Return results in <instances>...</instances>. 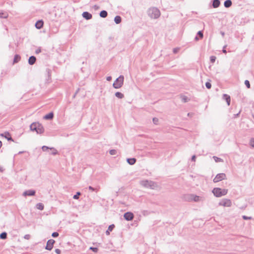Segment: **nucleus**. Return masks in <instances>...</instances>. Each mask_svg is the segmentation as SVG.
Returning <instances> with one entry per match:
<instances>
[{"mask_svg":"<svg viewBox=\"0 0 254 254\" xmlns=\"http://www.w3.org/2000/svg\"><path fill=\"white\" fill-rule=\"evenodd\" d=\"M148 16L153 19H157L160 16V11L156 7H151L148 9L147 11Z\"/></svg>","mask_w":254,"mask_h":254,"instance_id":"nucleus-1","label":"nucleus"},{"mask_svg":"<svg viewBox=\"0 0 254 254\" xmlns=\"http://www.w3.org/2000/svg\"><path fill=\"white\" fill-rule=\"evenodd\" d=\"M30 128L31 130L35 131L39 134H41L44 131V128L43 126L39 123H33L30 125Z\"/></svg>","mask_w":254,"mask_h":254,"instance_id":"nucleus-2","label":"nucleus"},{"mask_svg":"<svg viewBox=\"0 0 254 254\" xmlns=\"http://www.w3.org/2000/svg\"><path fill=\"white\" fill-rule=\"evenodd\" d=\"M227 189H222L219 188H215L212 190V192L216 197H221L227 194Z\"/></svg>","mask_w":254,"mask_h":254,"instance_id":"nucleus-3","label":"nucleus"},{"mask_svg":"<svg viewBox=\"0 0 254 254\" xmlns=\"http://www.w3.org/2000/svg\"><path fill=\"white\" fill-rule=\"evenodd\" d=\"M140 184L146 188H150L153 189L156 186V184L155 183L152 181L149 180H143L140 181Z\"/></svg>","mask_w":254,"mask_h":254,"instance_id":"nucleus-4","label":"nucleus"},{"mask_svg":"<svg viewBox=\"0 0 254 254\" xmlns=\"http://www.w3.org/2000/svg\"><path fill=\"white\" fill-rule=\"evenodd\" d=\"M124 76L120 75L117 78L113 84V86L115 89H119L121 88L124 84Z\"/></svg>","mask_w":254,"mask_h":254,"instance_id":"nucleus-5","label":"nucleus"},{"mask_svg":"<svg viewBox=\"0 0 254 254\" xmlns=\"http://www.w3.org/2000/svg\"><path fill=\"white\" fill-rule=\"evenodd\" d=\"M226 179V176L225 173L218 174L213 179L214 183H217L223 180Z\"/></svg>","mask_w":254,"mask_h":254,"instance_id":"nucleus-6","label":"nucleus"},{"mask_svg":"<svg viewBox=\"0 0 254 254\" xmlns=\"http://www.w3.org/2000/svg\"><path fill=\"white\" fill-rule=\"evenodd\" d=\"M55 241L53 239L49 240L47 242V245L45 249L47 250L51 251L53 248Z\"/></svg>","mask_w":254,"mask_h":254,"instance_id":"nucleus-7","label":"nucleus"},{"mask_svg":"<svg viewBox=\"0 0 254 254\" xmlns=\"http://www.w3.org/2000/svg\"><path fill=\"white\" fill-rule=\"evenodd\" d=\"M231 201L229 199H222L219 203V205L223 206H227V207L230 206L231 205Z\"/></svg>","mask_w":254,"mask_h":254,"instance_id":"nucleus-8","label":"nucleus"},{"mask_svg":"<svg viewBox=\"0 0 254 254\" xmlns=\"http://www.w3.org/2000/svg\"><path fill=\"white\" fill-rule=\"evenodd\" d=\"M124 217L126 220L130 221L133 219L134 215L131 212H127L124 214Z\"/></svg>","mask_w":254,"mask_h":254,"instance_id":"nucleus-9","label":"nucleus"},{"mask_svg":"<svg viewBox=\"0 0 254 254\" xmlns=\"http://www.w3.org/2000/svg\"><path fill=\"white\" fill-rule=\"evenodd\" d=\"M36 191L33 190H29L25 191L23 193V196H34L35 195Z\"/></svg>","mask_w":254,"mask_h":254,"instance_id":"nucleus-10","label":"nucleus"},{"mask_svg":"<svg viewBox=\"0 0 254 254\" xmlns=\"http://www.w3.org/2000/svg\"><path fill=\"white\" fill-rule=\"evenodd\" d=\"M82 15L86 20L91 19L92 17V14L87 11L83 12Z\"/></svg>","mask_w":254,"mask_h":254,"instance_id":"nucleus-11","label":"nucleus"},{"mask_svg":"<svg viewBox=\"0 0 254 254\" xmlns=\"http://www.w3.org/2000/svg\"><path fill=\"white\" fill-rule=\"evenodd\" d=\"M1 135L2 136L4 137L8 141H13V139H12L10 133L8 132H5L1 134Z\"/></svg>","mask_w":254,"mask_h":254,"instance_id":"nucleus-12","label":"nucleus"},{"mask_svg":"<svg viewBox=\"0 0 254 254\" xmlns=\"http://www.w3.org/2000/svg\"><path fill=\"white\" fill-rule=\"evenodd\" d=\"M44 22L42 20L37 21L35 23V27L38 29H40L43 26Z\"/></svg>","mask_w":254,"mask_h":254,"instance_id":"nucleus-13","label":"nucleus"},{"mask_svg":"<svg viewBox=\"0 0 254 254\" xmlns=\"http://www.w3.org/2000/svg\"><path fill=\"white\" fill-rule=\"evenodd\" d=\"M223 99L225 100L228 105H230L231 102L230 96L226 94H224L223 95Z\"/></svg>","mask_w":254,"mask_h":254,"instance_id":"nucleus-14","label":"nucleus"},{"mask_svg":"<svg viewBox=\"0 0 254 254\" xmlns=\"http://www.w3.org/2000/svg\"><path fill=\"white\" fill-rule=\"evenodd\" d=\"M36 61V57L34 56H32L30 57L28 59V64L30 65H33L35 63Z\"/></svg>","mask_w":254,"mask_h":254,"instance_id":"nucleus-15","label":"nucleus"},{"mask_svg":"<svg viewBox=\"0 0 254 254\" xmlns=\"http://www.w3.org/2000/svg\"><path fill=\"white\" fill-rule=\"evenodd\" d=\"M54 118V114L53 112H50L49 114L46 115L44 117V119L45 120H51Z\"/></svg>","mask_w":254,"mask_h":254,"instance_id":"nucleus-16","label":"nucleus"},{"mask_svg":"<svg viewBox=\"0 0 254 254\" xmlns=\"http://www.w3.org/2000/svg\"><path fill=\"white\" fill-rule=\"evenodd\" d=\"M127 162L130 165H134L136 161V160L135 158H127Z\"/></svg>","mask_w":254,"mask_h":254,"instance_id":"nucleus-17","label":"nucleus"},{"mask_svg":"<svg viewBox=\"0 0 254 254\" xmlns=\"http://www.w3.org/2000/svg\"><path fill=\"white\" fill-rule=\"evenodd\" d=\"M220 1L219 0H213L212 6L214 8H217L219 6Z\"/></svg>","mask_w":254,"mask_h":254,"instance_id":"nucleus-18","label":"nucleus"},{"mask_svg":"<svg viewBox=\"0 0 254 254\" xmlns=\"http://www.w3.org/2000/svg\"><path fill=\"white\" fill-rule=\"evenodd\" d=\"M232 1L231 0H226L224 1V5L226 8L230 7L232 5Z\"/></svg>","mask_w":254,"mask_h":254,"instance_id":"nucleus-19","label":"nucleus"},{"mask_svg":"<svg viewBox=\"0 0 254 254\" xmlns=\"http://www.w3.org/2000/svg\"><path fill=\"white\" fill-rule=\"evenodd\" d=\"M192 195L193 194H187L184 196V198L186 200L188 201H192V197H191L192 196Z\"/></svg>","mask_w":254,"mask_h":254,"instance_id":"nucleus-20","label":"nucleus"},{"mask_svg":"<svg viewBox=\"0 0 254 254\" xmlns=\"http://www.w3.org/2000/svg\"><path fill=\"white\" fill-rule=\"evenodd\" d=\"M99 15L102 18H106L108 15V12L107 11L103 10L100 12Z\"/></svg>","mask_w":254,"mask_h":254,"instance_id":"nucleus-21","label":"nucleus"},{"mask_svg":"<svg viewBox=\"0 0 254 254\" xmlns=\"http://www.w3.org/2000/svg\"><path fill=\"white\" fill-rule=\"evenodd\" d=\"M114 21L116 24H119L122 21V18L120 16H116L114 18Z\"/></svg>","mask_w":254,"mask_h":254,"instance_id":"nucleus-22","label":"nucleus"},{"mask_svg":"<svg viewBox=\"0 0 254 254\" xmlns=\"http://www.w3.org/2000/svg\"><path fill=\"white\" fill-rule=\"evenodd\" d=\"M114 227H115V225L114 224H112V225H110L108 227V230L106 231V234L107 235H109L110 232L112 231Z\"/></svg>","mask_w":254,"mask_h":254,"instance_id":"nucleus-23","label":"nucleus"},{"mask_svg":"<svg viewBox=\"0 0 254 254\" xmlns=\"http://www.w3.org/2000/svg\"><path fill=\"white\" fill-rule=\"evenodd\" d=\"M20 59H21V58L19 55H15L14 56V59H13V63L15 64V63H18L20 61Z\"/></svg>","mask_w":254,"mask_h":254,"instance_id":"nucleus-24","label":"nucleus"},{"mask_svg":"<svg viewBox=\"0 0 254 254\" xmlns=\"http://www.w3.org/2000/svg\"><path fill=\"white\" fill-rule=\"evenodd\" d=\"M192 197V201H194L195 202H198L200 200V198L199 196H197L196 195H194L193 194Z\"/></svg>","mask_w":254,"mask_h":254,"instance_id":"nucleus-25","label":"nucleus"},{"mask_svg":"<svg viewBox=\"0 0 254 254\" xmlns=\"http://www.w3.org/2000/svg\"><path fill=\"white\" fill-rule=\"evenodd\" d=\"M8 16V14L6 12H3L0 11V18H6Z\"/></svg>","mask_w":254,"mask_h":254,"instance_id":"nucleus-26","label":"nucleus"},{"mask_svg":"<svg viewBox=\"0 0 254 254\" xmlns=\"http://www.w3.org/2000/svg\"><path fill=\"white\" fill-rule=\"evenodd\" d=\"M36 208L39 210H42L44 208V204L42 203H38L36 205Z\"/></svg>","mask_w":254,"mask_h":254,"instance_id":"nucleus-27","label":"nucleus"},{"mask_svg":"<svg viewBox=\"0 0 254 254\" xmlns=\"http://www.w3.org/2000/svg\"><path fill=\"white\" fill-rule=\"evenodd\" d=\"M115 96L119 99H122L124 97V94L120 92H117L115 93Z\"/></svg>","mask_w":254,"mask_h":254,"instance_id":"nucleus-28","label":"nucleus"},{"mask_svg":"<svg viewBox=\"0 0 254 254\" xmlns=\"http://www.w3.org/2000/svg\"><path fill=\"white\" fill-rule=\"evenodd\" d=\"M7 238V233L5 232L1 233L0 234V238L2 240H4Z\"/></svg>","mask_w":254,"mask_h":254,"instance_id":"nucleus-29","label":"nucleus"},{"mask_svg":"<svg viewBox=\"0 0 254 254\" xmlns=\"http://www.w3.org/2000/svg\"><path fill=\"white\" fill-rule=\"evenodd\" d=\"M213 158L214 159L216 162H221L223 161L222 159L215 156L213 157Z\"/></svg>","mask_w":254,"mask_h":254,"instance_id":"nucleus-30","label":"nucleus"},{"mask_svg":"<svg viewBox=\"0 0 254 254\" xmlns=\"http://www.w3.org/2000/svg\"><path fill=\"white\" fill-rule=\"evenodd\" d=\"M181 98H182V100L184 102H185V103L188 102V101H189V98H188V97L187 96H184V95L182 96H181Z\"/></svg>","mask_w":254,"mask_h":254,"instance_id":"nucleus-31","label":"nucleus"},{"mask_svg":"<svg viewBox=\"0 0 254 254\" xmlns=\"http://www.w3.org/2000/svg\"><path fill=\"white\" fill-rule=\"evenodd\" d=\"M81 193L80 192H77L76 193L73 195V198L74 199H78Z\"/></svg>","mask_w":254,"mask_h":254,"instance_id":"nucleus-32","label":"nucleus"},{"mask_svg":"<svg viewBox=\"0 0 254 254\" xmlns=\"http://www.w3.org/2000/svg\"><path fill=\"white\" fill-rule=\"evenodd\" d=\"M50 149L53 150L52 152L51 153V154L55 155L58 154V151L55 148L52 147L50 148Z\"/></svg>","mask_w":254,"mask_h":254,"instance_id":"nucleus-33","label":"nucleus"},{"mask_svg":"<svg viewBox=\"0 0 254 254\" xmlns=\"http://www.w3.org/2000/svg\"><path fill=\"white\" fill-rule=\"evenodd\" d=\"M245 84L246 85V87L248 88H250L251 84H250V81L248 80H246L245 81Z\"/></svg>","mask_w":254,"mask_h":254,"instance_id":"nucleus-34","label":"nucleus"},{"mask_svg":"<svg viewBox=\"0 0 254 254\" xmlns=\"http://www.w3.org/2000/svg\"><path fill=\"white\" fill-rule=\"evenodd\" d=\"M152 121H153V123L155 125H158V122H159V120H158V118H153Z\"/></svg>","mask_w":254,"mask_h":254,"instance_id":"nucleus-35","label":"nucleus"},{"mask_svg":"<svg viewBox=\"0 0 254 254\" xmlns=\"http://www.w3.org/2000/svg\"><path fill=\"white\" fill-rule=\"evenodd\" d=\"M109 153L111 155H114L117 154V151L115 149L110 150Z\"/></svg>","mask_w":254,"mask_h":254,"instance_id":"nucleus-36","label":"nucleus"},{"mask_svg":"<svg viewBox=\"0 0 254 254\" xmlns=\"http://www.w3.org/2000/svg\"><path fill=\"white\" fill-rule=\"evenodd\" d=\"M88 189H89V190H92V191H95L96 192H98V189L94 188H93L91 186H89L88 187Z\"/></svg>","mask_w":254,"mask_h":254,"instance_id":"nucleus-37","label":"nucleus"},{"mask_svg":"<svg viewBox=\"0 0 254 254\" xmlns=\"http://www.w3.org/2000/svg\"><path fill=\"white\" fill-rule=\"evenodd\" d=\"M89 249L92 250L94 253H97L98 252V250L97 248H96V247H91L89 248Z\"/></svg>","mask_w":254,"mask_h":254,"instance_id":"nucleus-38","label":"nucleus"},{"mask_svg":"<svg viewBox=\"0 0 254 254\" xmlns=\"http://www.w3.org/2000/svg\"><path fill=\"white\" fill-rule=\"evenodd\" d=\"M197 35L200 38H202L203 36V32L201 31H199L197 33Z\"/></svg>","mask_w":254,"mask_h":254,"instance_id":"nucleus-39","label":"nucleus"},{"mask_svg":"<svg viewBox=\"0 0 254 254\" xmlns=\"http://www.w3.org/2000/svg\"><path fill=\"white\" fill-rule=\"evenodd\" d=\"M205 86L207 89H210L211 87V84L209 82L205 83Z\"/></svg>","mask_w":254,"mask_h":254,"instance_id":"nucleus-40","label":"nucleus"},{"mask_svg":"<svg viewBox=\"0 0 254 254\" xmlns=\"http://www.w3.org/2000/svg\"><path fill=\"white\" fill-rule=\"evenodd\" d=\"M250 145L254 148V138H252L250 141Z\"/></svg>","mask_w":254,"mask_h":254,"instance_id":"nucleus-41","label":"nucleus"},{"mask_svg":"<svg viewBox=\"0 0 254 254\" xmlns=\"http://www.w3.org/2000/svg\"><path fill=\"white\" fill-rule=\"evenodd\" d=\"M59 235V233L57 232H53L52 234V236L54 238H56V237H58Z\"/></svg>","mask_w":254,"mask_h":254,"instance_id":"nucleus-42","label":"nucleus"},{"mask_svg":"<svg viewBox=\"0 0 254 254\" xmlns=\"http://www.w3.org/2000/svg\"><path fill=\"white\" fill-rule=\"evenodd\" d=\"M49 149H50V148H49V147H48L47 146H45V145L43 146L42 147V149L43 151H46Z\"/></svg>","mask_w":254,"mask_h":254,"instance_id":"nucleus-43","label":"nucleus"},{"mask_svg":"<svg viewBox=\"0 0 254 254\" xmlns=\"http://www.w3.org/2000/svg\"><path fill=\"white\" fill-rule=\"evenodd\" d=\"M210 59L211 62L213 63L215 61L216 57L215 56H211Z\"/></svg>","mask_w":254,"mask_h":254,"instance_id":"nucleus-44","label":"nucleus"},{"mask_svg":"<svg viewBox=\"0 0 254 254\" xmlns=\"http://www.w3.org/2000/svg\"><path fill=\"white\" fill-rule=\"evenodd\" d=\"M242 218L244 220H250V219H252V217H251L247 216L246 215L242 216Z\"/></svg>","mask_w":254,"mask_h":254,"instance_id":"nucleus-45","label":"nucleus"},{"mask_svg":"<svg viewBox=\"0 0 254 254\" xmlns=\"http://www.w3.org/2000/svg\"><path fill=\"white\" fill-rule=\"evenodd\" d=\"M180 50V48H174L173 49V53L174 54H176Z\"/></svg>","mask_w":254,"mask_h":254,"instance_id":"nucleus-46","label":"nucleus"},{"mask_svg":"<svg viewBox=\"0 0 254 254\" xmlns=\"http://www.w3.org/2000/svg\"><path fill=\"white\" fill-rule=\"evenodd\" d=\"M41 48H39L38 49H37L36 51H35V53L36 54H39L40 53H41Z\"/></svg>","mask_w":254,"mask_h":254,"instance_id":"nucleus-47","label":"nucleus"},{"mask_svg":"<svg viewBox=\"0 0 254 254\" xmlns=\"http://www.w3.org/2000/svg\"><path fill=\"white\" fill-rule=\"evenodd\" d=\"M24 239L26 240H29L30 238V235L29 234L25 235L24 237Z\"/></svg>","mask_w":254,"mask_h":254,"instance_id":"nucleus-48","label":"nucleus"},{"mask_svg":"<svg viewBox=\"0 0 254 254\" xmlns=\"http://www.w3.org/2000/svg\"><path fill=\"white\" fill-rule=\"evenodd\" d=\"M55 251L57 254H60L61 253V251L59 249H56Z\"/></svg>","mask_w":254,"mask_h":254,"instance_id":"nucleus-49","label":"nucleus"},{"mask_svg":"<svg viewBox=\"0 0 254 254\" xmlns=\"http://www.w3.org/2000/svg\"><path fill=\"white\" fill-rule=\"evenodd\" d=\"M93 8H94V10H98V9H99L100 7H99V6H98L97 5H94L93 6Z\"/></svg>","mask_w":254,"mask_h":254,"instance_id":"nucleus-50","label":"nucleus"},{"mask_svg":"<svg viewBox=\"0 0 254 254\" xmlns=\"http://www.w3.org/2000/svg\"><path fill=\"white\" fill-rule=\"evenodd\" d=\"M106 79L107 81H110L112 80V77L109 76H107V78H106Z\"/></svg>","mask_w":254,"mask_h":254,"instance_id":"nucleus-51","label":"nucleus"},{"mask_svg":"<svg viewBox=\"0 0 254 254\" xmlns=\"http://www.w3.org/2000/svg\"><path fill=\"white\" fill-rule=\"evenodd\" d=\"M195 158H196V157H195V155H193L191 157V160L192 161H195Z\"/></svg>","mask_w":254,"mask_h":254,"instance_id":"nucleus-52","label":"nucleus"},{"mask_svg":"<svg viewBox=\"0 0 254 254\" xmlns=\"http://www.w3.org/2000/svg\"><path fill=\"white\" fill-rule=\"evenodd\" d=\"M4 171V169L0 166V172H2Z\"/></svg>","mask_w":254,"mask_h":254,"instance_id":"nucleus-53","label":"nucleus"},{"mask_svg":"<svg viewBox=\"0 0 254 254\" xmlns=\"http://www.w3.org/2000/svg\"><path fill=\"white\" fill-rule=\"evenodd\" d=\"M194 39H195V40L196 41H197V40H199V38H198V36H197V35L195 36V38H194Z\"/></svg>","mask_w":254,"mask_h":254,"instance_id":"nucleus-54","label":"nucleus"},{"mask_svg":"<svg viewBox=\"0 0 254 254\" xmlns=\"http://www.w3.org/2000/svg\"><path fill=\"white\" fill-rule=\"evenodd\" d=\"M220 33L222 35V36H224L225 35V33L223 31H221Z\"/></svg>","mask_w":254,"mask_h":254,"instance_id":"nucleus-55","label":"nucleus"},{"mask_svg":"<svg viewBox=\"0 0 254 254\" xmlns=\"http://www.w3.org/2000/svg\"><path fill=\"white\" fill-rule=\"evenodd\" d=\"M222 52L224 53H227L226 50L224 49V48H223V49L222 50Z\"/></svg>","mask_w":254,"mask_h":254,"instance_id":"nucleus-56","label":"nucleus"},{"mask_svg":"<svg viewBox=\"0 0 254 254\" xmlns=\"http://www.w3.org/2000/svg\"><path fill=\"white\" fill-rule=\"evenodd\" d=\"M2 146V142L1 141H0V148Z\"/></svg>","mask_w":254,"mask_h":254,"instance_id":"nucleus-57","label":"nucleus"},{"mask_svg":"<svg viewBox=\"0 0 254 254\" xmlns=\"http://www.w3.org/2000/svg\"><path fill=\"white\" fill-rule=\"evenodd\" d=\"M235 116H238V113L234 115Z\"/></svg>","mask_w":254,"mask_h":254,"instance_id":"nucleus-58","label":"nucleus"},{"mask_svg":"<svg viewBox=\"0 0 254 254\" xmlns=\"http://www.w3.org/2000/svg\"><path fill=\"white\" fill-rule=\"evenodd\" d=\"M22 152H22V151H20L18 153H19V154H21V153H22Z\"/></svg>","mask_w":254,"mask_h":254,"instance_id":"nucleus-59","label":"nucleus"},{"mask_svg":"<svg viewBox=\"0 0 254 254\" xmlns=\"http://www.w3.org/2000/svg\"><path fill=\"white\" fill-rule=\"evenodd\" d=\"M190 113H188V116H190Z\"/></svg>","mask_w":254,"mask_h":254,"instance_id":"nucleus-60","label":"nucleus"},{"mask_svg":"<svg viewBox=\"0 0 254 254\" xmlns=\"http://www.w3.org/2000/svg\"><path fill=\"white\" fill-rule=\"evenodd\" d=\"M253 118L254 119V114L253 115Z\"/></svg>","mask_w":254,"mask_h":254,"instance_id":"nucleus-61","label":"nucleus"},{"mask_svg":"<svg viewBox=\"0 0 254 254\" xmlns=\"http://www.w3.org/2000/svg\"><path fill=\"white\" fill-rule=\"evenodd\" d=\"M240 113H241V111H239V115L240 114Z\"/></svg>","mask_w":254,"mask_h":254,"instance_id":"nucleus-62","label":"nucleus"}]
</instances>
